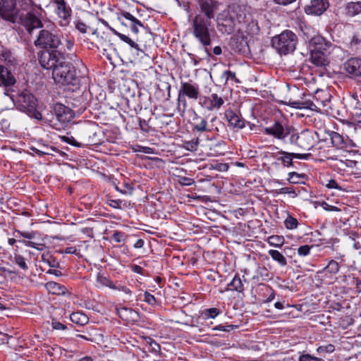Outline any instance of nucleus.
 <instances>
[{
  "instance_id": "22",
  "label": "nucleus",
  "mask_w": 361,
  "mask_h": 361,
  "mask_svg": "<svg viewBox=\"0 0 361 361\" xmlns=\"http://www.w3.org/2000/svg\"><path fill=\"white\" fill-rule=\"evenodd\" d=\"M195 123L193 125V130H195L198 133L203 132H209L211 131V129L208 126L207 121L200 116L196 115V117L194 118Z\"/></svg>"
},
{
  "instance_id": "58",
  "label": "nucleus",
  "mask_w": 361,
  "mask_h": 361,
  "mask_svg": "<svg viewBox=\"0 0 361 361\" xmlns=\"http://www.w3.org/2000/svg\"><path fill=\"white\" fill-rule=\"evenodd\" d=\"M128 26H130L131 28V30L134 33L137 34L139 32L138 27H143V25L142 24V23L140 20H138V23H131L130 25H128Z\"/></svg>"
},
{
  "instance_id": "8",
  "label": "nucleus",
  "mask_w": 361,
  "mask_h": 361,
  "mask_svg": "<svg viewBox=\"0 0 361 361\" xmlns=\"http://www.w3.org/2000/svg\"><path fill=\"white\" fill-rule=\"evenodd\" d=\"M237 22L236 13H222L217 18L218 30L223 35H231L235 31Z\"/></svg>"
},
{
  "instance_id": "12",
  "label": "nucleus",
  "mask_w": 361,
  "mask_h": 361,
  "mask_svg": "<svg viewBox=\"0 0 361 361\" xmlns=\"http://www.w3.org/2000/svg\"><path fill=\"white\" fill-rule=\"evenodd\" d=\"M266 135H271L276 139L283 140L290 133V127H283L282 124L278 121L270 126L264 128Z\"/></svg>"
},
{
  "instance_id": "19",
  "label": "nucleus",
  "mask_w": 361,
  "mask_h": 361,
  "mask_svg": "<svg viewBox=\"0 0 361 361\" xmlns=\"http://www.w3.org/2000/svg\"><path fill=\"white\" fill-rule=\"evenodd\" d=\"M45 288L49 293L53 295H63L66 290V288L63 286L54 281L47 283Z\"/></svg>"
},
{
  "instance_id": "46",
  "label": "nucleus",
  "mask_w": 361,
  "mask_h": 361,
  "mask_svg": "<svg viewBox=\"0 0 361 361\" xmlns=\"http://www.w3.org/2000/svg\"><path fill=\"white\" fill-rule=\"evenodd\" d=\"M299 361H324L322 358H319L314 356H312L310 354H302L301 355L299 358Z\"/></svg>"
},
{
  "instance_id": "62",
  "label": "nucleus",
  "mask_w": 361,
  "mask_h": 361,
  "mask_svg": "<svg viewBox=\"0 0 361 361\" xmlns=\"http://www.w3.org/2000/svg\"><path fill=\"white\" fill-rule=\"evenodd\" d=\"M63 140H65L66 142L72 145H74V146H76V147H80L81 145L80 143H78L74 137H63Z\"/></svg>"
},
{
  "instance_id": "11",
  "label": "nucleus",
  "mask_w": 361,
  "mask_h": 361,
  "mask_svg": "<svg viewBox=\"0 0 361 361\" xmlns=\"http://www.w3.org/2000/svg\"><path fill=\"white\" fill-rule=\"evenodd\" d=\"M200 95V89L198 85L195 83L183 82L178 92V99L180 101L182 96L193 100H197Z\"/></svg>"
},
{
  "instance_id": "31",
  "label": "nucleus",
  "mask_w": 361,
  "mask_h": 361,
  "mask_svg": "<svg viewBox=\"0 0 361 361\" xmlns=\"http://www.w3.org/2000/svg\"><path fill=\"white\" fill-rule=\"evenodd\" d=\"M229 286L232 288L233 290L239 293H242L244 290L243 282L240 278L237 275L234 276L233 280L229 283Z\"/></svg>"
},
{
  "instance_id": "26",
  "label": "nucleus",
  "mask_w": 361,
  "mask_h": 361,
  "mask_svg": "<svg viewBox=\"0 0 361 361\" xmlns=\"http://www.w3.org/2000/svg\"><path fill=\"white\" fill-rule=\"evenodd\" d=\"M111 30L114 32V33L115 35H116L117 36H118V37L122 41L128 43L132 49H134L135 54L137 56H140V54H143V51L139 49L138 45L134 41H133L130 37H128V36H126L125 35L118 32L117 31H116L114 29H111Z\"/></svg>"
},
{
  "instance_id": "39",
  "label": "nucleus",
  "mask_w": 361,
  "mask_h": 361,
  "mask_svg": "<svg viewBox=\"0 0 361 361\" xmlns=\"http://www.w3.org/2000/svg\"><path fill=\"white\" fill-rule=\"evenodd\" d=\"M147 343L149 345V351L154 353L155 354L158 353L160 351V345L151 338H147Z\"/></svg>"
},
{
  "instance_id": "36",
  "label": "nucleus",
  "mask_w": 361,
  "mask_h": 361,
  "mask_svg": "<svg viewBox=\"0 0 361 361\" xmlns=\"http://www.w3.org/2000/svg\"><path fill=\"white\" fill-rule=\"evenodd\" d=\"M279 154H283L280 159L283 161L284 166H293V158H294L293 153L281 151Z\"/></svg>"
},
{
  "instance_id": "63",
  "label": "nucleus",
  "mask_w": 361,
  "mask_h": 361,
  "mask_svg": "<svg viewBox=\"0 0 361 361\" xmlns=\"http://www.w3.org/2000/svg\"><path fill=\"white\" fill-rule=\"evenodd\" d=\"M31 149L35 152L37 154H38L39 156L42 157V156H44L45 154H50V152L49 151H42V149H39L36 147H31Z\"/></svg>"
},
{
  "instance_id": "18",
  "label": "nucleus",
  "mask_w": 361,
  "mask_h": 361,
  "mask_svg": "<svg viewBox=\"0 0 361 361\" xmlns=\"http://www.w3.org/2000/svg\"><path fill=\"white\" fill-rule=\"evenodd\" d=\"M119 317L128 322L133 323L139 319L137 312L130 308H121L118 310Z\"/></svg>"
},
{
  "instance_id": "9",
  "label": "nucleus",
  "mask_w": 361,
  "mask_h": 361,
  "mask_svg": "<svg viewBox=\"0 0 361 361\" xmlns=\"http://www.w3.org/2000/svg\"><path fill=\"white\" fill-rule=\"evenodd\" d=\"M237 21L245 26L246 31L250 35H256L259 31L257 21L254 20L250 13H246L244 11H239L236 13Z\"/></svg>"
},
{
  "instance_id": "53",
  "label": "nucleus",
  "mask_w": 361,
  "mask_h": 361,
  "mask_svg": "<svg viewBox=\"0 0 361 361\" xmlns=\"http://www.w3.org/2000/svg\"><path fill=\"white\" fill-rule=\"evenodd\" d=\"M124 235L123 233L116 231L113 234V239L117 243H121L124 240Z\"/></svg>"
},
{
  "instance_id": "61",
  "label": "nucleus",
  "mask_w": 361,
  "mask_h": 361,
  "mask_svg": "<svg viewBox=\"0 0 361 361\" xmlns=\"http://www.w3.org/2000/svg\"><path fill=\"white\" fill-rule=\"evenodd\" d=\"M180 183L183 185H191L195 183V181L192 178L183 177L181 178Z\"/></svg>"
},
{
  "instance_id": "16",
  "label": "nucleus",
  "mask_w": 361,
  "mask_h": 361,
  "mask_svg": "<svg viewBox=\"0 0 361 361\" xmlns=\"http://www.w3.org/2000/svg\"><path fill=\"white\" fill-rule=\"evenodd\" d=\"M225 116L230 127L237 129H242L245 127L244 120L233 110H226L225 111Z\"/></svg>"
},
{
  "instance_id": "27",
  "label": "nucleus",
  "mask_w": 361,
  "mask_h": 361,
  "mask_svg": "<svg viewBox=\"0 0 361 361\" xmlns=\"http://www.w3.org/2000/svg\"><path fill=\"white\" fill-rule=\"evenodd\" d=\"M71 320L77 324L85 325L87 324L89 318L86 314L81 312H73L70 316Z\"/></svg>"
},
{
  "instance_id": "43",
  "label": "nucleus",
  "mask_w": 361,
  "mask_h": 361,
  "mask_svg": "<svg viewBox=\"0 0 361 361\" xmlns=\"http://www.w3.org/2000/svg\"><path fill=\"white\" fill-rule=\"evenodd\" d=\"M290 133H288V135H290L288 139V142L290 145H298V137L299 133H298L293 128H290Z\"/></svg>"
},
{
  "instance_id": "21",
  "label": "nucleus",
  "mask_w": 361,
  "mask_h": 361,
  "mask_svg": "<svg viewBox=\"0 0 361 361\" xmlns=\"http://www.w3.org/2000/svg\"><path fill=\"white\" fill-rule=\"evenodd\" d=\"M290 105L296 109H309L310 110H317L319 109V107L310 99L293 101L290 102Z\"/></svg>"
},
{
  "instance_id": "10",
  "label": "nucleus",
  "mask_w": 361,
  "mask_h": 361,
  "mask_svg": "<svg viewBox=\"0 0 361 361\" xmlns=\"http://www.w3.org/2000/svg\"><path fill=\"white\" fill-rule=\"evenodd\" d=\"M18 20L21 21V23L26 27L30 34L35 28L43 29L46 26L37 16L30 12L27 13L25 16L20 14Z\"/></svg>"
},
{
  "instance_id": "56",
  "label": "nucleus",
  "mask_w": 361,
  "mask_h": 361,
  "mask_svg": "<svg viewBox=\"0 0 361 361\" xmlns=\"http://www.w3.org/2000/svg\"><path fill=\"white\" fill-rule=\"evenodd\" d=\"M51 326L53 329L56 330H64L66 329V326L64 324L56 321H53Z\"/></svg>"
},
{
  "instance_id": "35",
  "label": "nucleus",
  "mask_w": 361,
  "mask_h": 361,
  "mask_svg": "<svg viewBox=\"0 0 361 361\" xmlns=\"http://www.w3.org/2000/svg\"><path fill=\"white\" fill-rule=\"evenodd\" d=\"M221 79L224 81V84L228 82L229 79L233 80L236 83H240V80L236 78L235 73L232 72L229 70H226L223 72Z\"/></svg>"
},
{
  "instance_id": "47",
  "label": "nucleus",
  "mask_w": 361,
  "mask_h": 361,
  "mask_svg": "<svg viewBox=\"0 0 361 361\" xmlns=\"http://www.w3.org/2000/svg\"><path fill=\"white\" fill-rule=\"evenodd\" d=\"M310 249L311 246L308 245H302L298 249V254L300 256H306L309 255Z\"/></svg>"
},
{
  "instance_id": "4",
  "label": "nucleus",
  "mask_w": 361,
  "mask_h": 361,
  "mask_svg": "<svg viewBox=\"0 0 361 361\" xmlns=\"http://www.w3.org/2000/svg\"><path fill=\"white\" fill-rule=\"evenodd\" d=\"M10 97L18 109L37 120L42 119V114L37 110V100L30 91L24 90L16 97L11 95Z\"/></svg>"
},
{
  "instance_id": "34",
  "label": "nucleus",
  "mask_w": 361,
  "mask_h": 361,
  "mask_svg": "<svg viewBox=\"0 0 361 361\" xmlns=\"http://www.w3.org/2000/svg\"><path fill=\"white\" fill-rule=\"evenodd\" d=\"M220 313V311L219 309L216 307L209 308L205 310L202 313V318L204 319H214L217 315H219Z\"/></svg>"
},
{
  "instance_id": "60",
  "label": "nucleus",
  "mask_w": 361,
  "mask_h": 361,
  "mask_svg": "<svg viewBox=\"0 0 361 361\" xmlns=\"http://www.w3.org/2000/svg\"><path fill=\"white\" fill-rule=\"evenodd\" d=\"M322 207H323L324 209L326 211H339V209L338 207L330 205L325 202H322Z\"/></svg>"
},
{
  "instance_id": "13",
  "label": "nucleus",
  "mask_w": 361,
  "mask_h": 361,
  "mask_svg": "<svg viewBox=\"0 0 361 361\" xmlns=\"http://www.w3.org/2000/svg\"><path fill=\"white\" fill-rule=\"evenodd\" d=\"M315 145V140L312 132L303 130L299 133L297 147L302 150H310Z\"/></svg>"
},
{
  "instance_id": "55",
  "label": "nucleus",
  "mask_w": 361,
  "mask_h": 361,
  "mask_svg": "<svg viewBox=\"0 0 361 361\" xmlns=\"http://www.w3.org/2000/svg\"><path fill=\"white\" fill-rule=\"evenodd\" d=\"M326 186L328 188H330V189H333V188H335V189H338V190H341L342 188L338 185V184L337 183V182L335 180H329L328 183L326 185Z\"/></svg>"
},
{
  "instance_id": "15",
  "label": "nucleus",
  "mask_w": 361,
  "mask_h": 361,
  "mask_svg": "<svg viewBox=\"0 0 361 361\" xmlns=\"http://www.w3.org/2000/svg\"><path fill=\"white\" fill-rule=\"evenodd\" d=\"M328 0H312L311 4L305 8L308 14L319 16L322 14L329 7Z\"/></svg>"
},
{
  "instance_id": "1",
  "label": "nucleus",
  "mask_w": 361,
  "mask_h": 361,
  "mask_svg": "<svg viewBox=\"0 0 361 361\" xmlns=\"http://www.w3.org/2000/svg\"><path fill=\"white\" fill-rule=\"evenodd\" d=\"M197 13L190 20L191 32L197 41L207 47L212 44L215 30L212 20L219 8L216 0H196Z\"/></svg>"
},
{
  "instance_id": "51",
  "label": "nucleus",
  "mask_w": 361,
  "mask_h": 361,
  "mask_svg": "<svg viewBox=\"0 0 361 361\" xmlns=\"http://www.w3.org/2000/svg\"><path fill=\"white\" fill-rule=\"evenodd\" d=\"M59 16L63 18L67 19L70 16V13L68 8H67L66 6H64V8H59L58 9Z\"/></svg>"
},
{
  "instance_id": "14",
  "label": "nucleus",
  "mask_w": 361,
  "mask_h": 361,
  "mask_svg": "<svg viewBox=\"0 0 361 361\" xmlns=\"http://www.w3.org/2000/svg\"><path fill=\"white\" fill-rule=\"evenodd\" d=\"M344 69L352 77H361V59H349L344 63Z\"/></svg>"
},
{
  "instance_id": "52",
  "label": "nucleus",
  "mask_w": 361,
  "mask_h": 361,
  "mask_svg": "<svg viewBox=\"0 0 361 361\" xmlns=\"http://www.w3.org/2000/svg\"><path fill=\"white\" fill-rule=\"evenodd\" d=\"M14 233H17L20 234L21 236H23L25 238H27V239H32L35 235V234L33 231L24 232V231H20L19 230H16Z\"/></svg>"
},
{
  "instance_id": "33",
  "label": "nucleus",
  "mask_w": 361,
  "mask_h": 361,
  "mask_svg": "<svg viewBox=\"0 0 361 361\" xmlns=\"http://www.w3.org/2000/svg\"><path fill=\"white\" fill-rule=\"evenodd\" d=\"M73 116H74L73 112L71 109H69L65 114L61 115L59 118H56V120L58 121L63 126L69 123L73 119Z\"/></svg>"
},
{
  "instance_id": "30",
  "label": "nucleus",
  "mask_w": 361,
  "mask_h": 361,
  "mask_svg": "<svg viewBox=\"0 0 361 361\" xmlns=\"http://www.w3.org/2000/svg\"><path fill=\"white\" fill-rule=\"evenodd\" d=\"M268 243L276 247H281L284 244L285 239L282 235H271L267 239Z\"/></svg>"
},
{
  "instance_id": "2",
  "label": "nucleus",
  "mask_w": 361,
  "mask_h": 361,
  "mask_svg": "<svg viewBox=\"0 0 361 361\" xmlns=\"http://www.w3.org/2000/svg\"><path fill=\"white\" fill-rule=\"evenodd\" d=\"M41 66L52 70V77L56 82L62 85H75L78 80L74 66L65 61L63 56L57 51H44L39 56Z\"/></svg>"
},
{
  "instance_id": "28",
  "label": "nucleus",
  "mask_w": 361,
  "mask_h": 361,
  "mask_svg": "<svg viewBox=\"0 0 361 361\" xmlns=\"http://www.w3.org/2000/svg\"><path fill=\"white\" fill-rule=\"evenodd\" d=\"M268 254L274 261L277 262L281 266L284 267L287 264L286 259L279 251L276 250H270L268 251Z\"/></svg>"
},
{
  "instance_id": "7",
  "label": "nucleus",
  "mask_w": 361,
  "mask_h": 361,
  "mask_svg": "<svg viewBox=\"0 0 361 361\" xmlns=\"http://www.w3.org/2000/svg\"><path fill=\"white\" fill-rule=\"evenodd\" d=\"M19 15L15 0H0V16L4 19L16 23L18 20Z\"/></svg>"
},
{
  "instance_id": "40",
  "label": "nucleus",
  "mask_w": 361,
  "mask_h": 361,
  "mask_svg": "<svg viewBox=\"0 0 361 361\" xmlns=\"http://www.w3.org/2000/svg\"><path fill=\"white\" fill-rule=\"evenodd\" d=\"M330 274H336L338 272L340 267L335 260H331L325 268Z\"/></svg>"
},
{
  "instance_id": "49",
  "label": "nucleus",
  "mask_w": 361,
  "mask_h": 361,
  "mask_svg": "<svg viewBox=\"0 0 361 361\" xmlns=\"http://www.w3.org/2000/svg\"><path fill=\"white\" fill-rule=\"evenodd\" d=\"M212 168L219 171H226L228 169V165L224 163H217L212 165Z\"/></svg>"
},
{
  "instance_id": "25",
  "label": "nucleus",
  "mask_w": 361,
  "mask_h": 361,
  "mask_svg": "<svg viewBox=\"0 0 361 361\" xmlns=\"http://www.w3.org/2000/svg\"><path fill=\"white\" fill-rule=\"evenodd\" d=\"M209 105L207 106L209 110L219 109L224 104V101L222 97L217 94H212L207 99Z\"/></svg>"
},
{
  "instance_id": "29",
  "label": "nucleus",
  "mask_w": 361,
  "mask_h": 361,
  "mask_svg": "<svg viewBox=\"0 0 361 361\" xmlns=\"http://www.w3.org/2000/svg\"><path fill=\"white\" fill-rule=\"evenodd\" d=\"M119 21L124 25L128 26L131 23H138V20L135 17L128 12H123L118 17Z\"/></svg>"
},
{
  "instance_id": "3",
  "label": "nucleus",
  "mask_w": 361,
  "mask_h": 361,
  "mask_svg": "<svg viewBox=\"0 0 361 361\" xmlns=\"http://www.w3.org/2000/svg\"><path fill=\"white\" fill-rule=\"evenodd\" d=\"M333 44L321 35H315L310 40V60L317 66H325L329 61L328 54Z\"/></svg>"
},
{
  "instance_id": "64",
  "label": "nucleus",
  "mask_w": 361,
  "mask_h": 361,
  "mask_svg": "<svg viewBox=\"0 0 361 361\" xmlns=\"http://www.w3.org/2000/svg\"><path fill=\"white\" fill-rule=\"evenodd\" d=\"M76 28L82 33L86 32V25L83 23H78Z\"/></svg>"
},
{
  "instance_id": "44",
  "label": "nucleus",
  "mask_w": 361,
  "mask_h": 361,
  "mask_svg": "<svg viewBox=\"0 0 361 361\" xmlns=\"http://www.w3.org/2000/svg\"><path fill=\"white\" fill-rule=\"evenodd\" d=\"M15 262L23 269L25 270L27 269V264L25 262V258L20 255H16L14 257Z\"/></svg>"
},
{
  "instance_id": "48",
  "label": "nucleus",
  "mask_w": 361,
  "mask_h": 361,
  "mask_svg": "<svg viewBox=\"0 0 361 361\" xmlns=\"http://www.w3.org/2000/svg\"><path fill=\"white\" fill-rule=\"evenodd\" d=\"M237 328L235 325H219L215 326L213 330H219L223 331H231Z\"/></svg>"
},
{
  "instance_id": "37",
  "label": "nucleus",
  "mask_w": 361,
  "mask_h": 361,
  "mask_svg": "<svg viewBox=\"0 0 361 361\" xmlns=\"http://www.w3.org/2000/svg\"><path fill=\"white\" fill-rule=\"evenodd\" d=\"M335 350V346L333 344H328L326 345H321L317 348V351L320 355H325L326 353H331Z\"/></svg>"
},
{
  "instance_id": "38",
  "label": "nucleus",
  "mask_w": 361,
  "mask_h": 361,
  "mask_svg": "<svg viewBox=\"0 0 361 361\" xmlns=\"http://www.w3.org/2000/svg\"><path fill=\"white\" fill-rule=\"evenodd\" d=\"M348 286L355 288L357 293L361 292V281L357 277L352 276L350 282H348Z\"/></svg>"
},
{
  "instance_id": "5",
  "label": "nucleus",
  "mask_w": 361,
  "mask_h": 361,
  "mask_svg": "<svg viewBox=\"0 0 361 361\" xmlns=\"http://www.w3.org/2000/svg\"><path fill=\"white\" fill-rule=\"evenodd\" d=\"M37 47L44 49H54L61 44V35L57 27L51 23H48L42 29L34 42Z\"/></svg>"
},
{
  "instance_id": "23",
  "label": "nucleus",
  "mask_w": 361,
  "mask_h": 361,
  "mask_svg": "<svg viewBox=\"0 0 361 361\" xmlns=\"http://www.w3.org/2000/svg\"><path fill=\"white\" fill-rule=\"evenodd\" d=\"M347 16L353 17L361 13V1L349 2L345 6Z\"/></svg>"
},
{
  "instance_id": "17",
  "label": "nucleus",
  "mask_w": 361,
  "mask_h": 361,
  "mask_svg": "<svg viewBox=\"0 0 361 361\" xmlns=\"http://www.w3.org/2000/svg\"><path fill=\"white\" fill-rule=\"evenodd\" d=\"M0 80L4 84L5 90L4 94L6 96H10L8 87L13 85L16 82V79L8 71V69L1 65H0Z\"/></svg>"
},
{
  "instance_id": "32",
  "label": "nucleus",
  "mask_w": 361,
  "mask_h": 361,
  "mask_svg": "<svg viewBox=\"0 0 361 361\" xmlns=\"http://www.w3.org/2000/svg\"><path fill=\"white\" fill-rule=\"evenodd\" d=\"M199 145V138H195L189 141H184L183 147L188 151L195 152L197 149Z\"/></svg>"
},
{
  "instance_id": "57",
  "label": "nucleus",
  "mask_w": 361,
  "mask_h": 361,
  "mask_svg": "<svg viewBox=\"0 0 361 361\" xmlns=\"http://www.w3.org/2000/svg\"><path fill=\"white\" fill-rule=\"evenodd\" d=\"M280 194H294L296 195L295 190L293 188L290 187H285L282 188L279 190Z\"/></svg>"
},
{
  "instance_id": "24",
  "label": "nucleus",
  "mask_w": 361,
  "mask_h": 361,
  "mask_svg": "<svg viewBox=\"0 0 361 361\" xmlns=\"http://www.w3.org/2000/svg\"><path fill=\"white\" fill-rule=\"evenodd\" d=\"M97 286L99 288L109 287L111 289L117 288V286L114 285V282L108 276L101 273H98L97 275Z\"/></svg>"
},
{
  "instance_id": "20",
  "label": "nucleus",
  "mask_w": 361,
  "mask_h": 361,
  "mask_svg": "<svg viewBox=\"0 0 361 361\" xmlns=\"http://www.w3.org/2000/svg\"><path fill=\"white\" fill-rule=\"evenodd\" d=\"M331 144L336 148L342 149L346 146L345 140L343 135L335 131L329 133Z\"/></svg>"
},
{
  "instance_id": "6",
  "label": "nucleus",
  "mask_w": 361,
  "mask_h": 361,
  "mask_svg": "<svg viewBox=\"0 0 361 361\" xmlns=\"http://www.w3.org/2000/svg\"><path fill=\"white\" fill-rule=\"evenodd\" d=\"M298 37L290 30H285L274 36L271 39V45L280 55H287L295 49Z\"/></svg>"
},
{
  "instance_id": "59",
  "label": "nucleus",
  "mask_w": 361,
  "mask_h": 361,
  "mask_svg": "<svg viewBox=\"0 0 361 361\" xmlns=\"http://www.w3.org/2000/svg\"><path fill=\"white\" fill-rule=\"evenodd\" d=\"M25 4H30L32 6L37 7L41 9V1L42 0H25Z\"/></svg>"
},
{
  "instance_id": "41",
  "label": "nucleus",
  "mask_w": 361,
  "mask_h": 361,
  "mask_svg": "<svg viewBox=\"0 0 361 361\" xmlns=\"http://www.w3.org/2000/svg\"><path fill=\"white\" fill-rule=\"evenodd\" d=\"M285 226L288 229H294L296 228L298 224V220L291 216H288L285 221H284Z\"/></svg>"
},
{
  "instance_id": "42",
  "label": "nucleus",
  "mask_w": 361,
  "mask_h": 361,
  "mask_svg": "<svg viewBox=\"0 0 361 361\" xmlns=\"http://www.w3.org/2000/svg\"><path fill=\"white\" fill-rule=\"evenodd\" d=\"M69 109V108L61 104H56L54 109L56 118H59L61 115L65 114Z\"/></svg>"
},
{
  "instance_id": "45",
  "label": "nucleus",
  "mask_w": 361,
  "mask_h": 361,
  "mask_svg": "<svg viewBox=\"0 0 361 361\" xmlns=\"http://www.w3.org/2000/svg\"><path fill=\"white\" fill-rule=\"evenodd\" d=\"M144 301L151 305H154L157 303L155 297L148 291H145L144 293Z\"/></svg>"
},
{
  "instance_id": "50",
  "label": "nucleus",
  "mask_w": 361,
  "mask_h": 361,
  "mask_svg": "<svg viewBox=\"0 0 361 361\" xmlns=\"http://www.w3.org/2000/svg\"><path fill=\"white\" fill-rule=\"evenodd\" d=\"M288 176H289V177L288 178V180L290 183H298L299 178H300V174H298L296 172H290V173H289Z\"/></svg>"
},
{
  "instance_id": "54",
  "label": "nucleus",
  "mask_w": 361,
  "mask_h": 361,
  "mask_svg": "<svg viewBox=\"0 0 361 361\" xmlns=\"http://www.w3.org/2000/svg\"><path fill=\"white\" fill-rule=\"evenodd\" d=\"M122 201L121 200H110L109 205L115 209H120Z\"/></svg>"
}]
</instances>
